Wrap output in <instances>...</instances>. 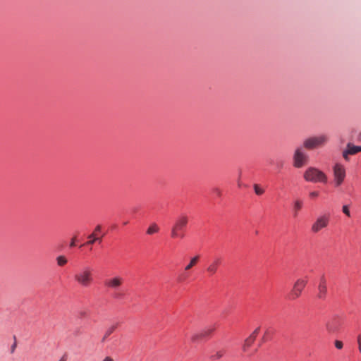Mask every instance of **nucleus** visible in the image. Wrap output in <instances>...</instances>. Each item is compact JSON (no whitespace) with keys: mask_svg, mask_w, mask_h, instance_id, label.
<instances>
[{"mask_svg":"<svg viewBox=\"0 0 361 361\" xmlns=\"http://www.w3.org/2000/svg\"><path fill=\"white\" fill-rule=\"evenodd\" d=\"M342 212H343V214H345L347 216L350 217V209H349V206L348 205H343V207H342Z\"/></svg>","mask_w":361,"mask_h":361,"instance_id":"nucleus-25","label":"nucleus"},{"mask_svg":"<svg viewBox=\"0 0 361 361\" xmlns=\"http://www.w3.org/2000/svg\"><path fill=\"white\" fill-rule=\"evenodd\" d=\"M88 238L90 239L85 245H92L97 240V237H96L95 233H92L88 235Z\"/></svg>","mask_w":361,"mask_h":361,"instance_id":"nucleus-22","label":"nucleus"},{"mask_svg":"<svg viewBox=\"0 0 361 361\" xmlns=\"http://www.w3.org/2000/svg\"><path fill=\"white\" fill-rule=\"evenodd\" d=\"M13 340H14V342H15V341L16 342V336H13Z\"/></svg>","mask_w":361,"mask_h":361,"instance_id":"nucleus-41","label":"nucleus"},{"mask_svg":"<svg viewBox=\"0 0 361 361\" xmlns=\"http://www.w3.org/2000/svg\"><path fill=\"white\" fill-rule=\"evenodd\" d=\"M310 197H312V198H315L317 197H318L319 195V192L317 191H312V192H310V194H309Z\"/></svg>","mask_w":361,"mask_h":361,"instance_id":"nucleus-28","label":"nucleus"},{"mask_svg":"<svg viewBox=\"0 0 361 361\" xmlns=\"http://www.w3.org/2000/svg\"><path fill=\"white\" fill-rule=\"evenodd\" d=\"M214 329L212 328L208 329L200 334H194L192 336L191 340L192 342H197L199 339L204 338V337L209 336V334H211L214 331Z\"/></svg>","mask_w":361,"mask_h":361,"instance_id":"nucleus-14","label":"nucleus"},{"mask_svg":"<svg viewBox=\"0 0 361 361\" xmlns=\"http://www.w3.org/2000/svg\"><path fill=\"white\" fill-rule=\"evenodd\" d=\"M213 192L219 197L221 195V191L217 188H213Z\"/></svg>","mask_w":361,"mask_h":361,"instance_id":"nucleus-29","label":"nucleus"},{"mask_svg":"<svg viewBox=\"0 0 361 361\" xmlns=\"http://www.w3.org/2000/svg\"><path fill=\"white\" fill-rule=\"evenodd\" d=\"M259 331V327H257L252 334L251 335H254V338H256L257 335L258 334Z\"/></svg>","mask_w":361,"mask_h":361,"instance_id":"nucleus-32","label":"nucleus"},{"mask_svg":"<svg viewBox=\"0 0 361 361\" xmlns=\"http://www.w3.org/2000/svg\"><path fill=\"white\" fill-rule=\"evenodd\" d=\"M306 283L307 281L305 279L297 280L290 294V300H295L298 298L300 295L303 288L306 286Z\"/></svg>","mask_w":361,"mask_h":361,"instance_id":"nucleus-8","label":"nucleus"},{"mask_svg":"<svg viewBox=\"0 0 361 361\" xmlns=\"http://www.w3.org/2000/svg\"><path fill=\"white\" fill-rule=\"evenodd\" d=\"M111 295L116 300H123L126 297V294L120 290H114Z\"/></svg>","mask_w":361,"mask_h":361,"instance_id":"nucleus-19","label":"nucleus"},{"mask_svg":"<svg viewBox=\"0 0 361 361\" xmlns=\"http://www.w3.org/2000/svg\"><path fill=\"white\" fill-rule=\"evenodd\" d=\"M116 326H117L116 324L113 325L106 330L104 337L102 339V342H104L106 341L107 337L109 336L114 331Z\"/></svg>","mask_w":361,"mask_h":361,"instance_id":"nucleus-20","label":"nucleus"},{"mask_svg":"<svg viewBox=\"0 0 361 361\" xmlns=\"http://www.w3.org/2000/svg\"><path fill=\"white\" fill-rule=\"evenodd\" d=\"M59 361H66V360H64L63 359H61Z\"/></svg>","mask_w":361,"mask_h":361,"instance_id":"nucleus-42","label":"nucleus"},{"mask_svg":"<svg viewBox=\"0 0 361 361\" xmlns=\"http://www.w3.org/2000/svg\"><path fill=\"white\" fill-rule=\"evenodd\" d=\"M225 353L224 350H221L215 352L214 353L212 354L209 357V358L212 360H219L221 359L224 354Z\"/></svg>","mask_w":361,"mask_h":361,"instance_id":"nucleus-18","label":"nucleus"},{"mask_svg":"<svg viewBox=\"0 0 361 361\" xmlns=\"http://www.w3.org/2000/svg\"><path fill=\"white\" fill-rule=\"evenodd\" d=\"M333 172L335 180V186L338 187L343 183L345 178V167L342 164L336 163L333 166Z\"/></svg>","mask_w":361,"mask_h":361,"instance_id":"nucleus-5","label":"nucleus"},{"mask_svg":"<svg viewBox=\"0 0 361 361\" xmlns=\"http://www.w3.org/2000/svg\"><path fill=\"white\" fill-rule=\"evenodd\" d=\"M357 343H358V349L360 353H361V334L357 336Z\"/></svg>","mask_w":361,"mask_h":361,"instance_id":"nucleus-30","label":"nucleus"},{"mask_svg":"<svg viewBox=\"0 0 361 361\" xmlns=\"http://www.w3.org/2000/svg\"><path fill=\"white\" fill-rule=\"evenodd\" d=\"M276 165H277V167H278L279 169H281V168H283V161H279V162L276 164Z\"/></svg>","mask_w":361,"mask_h":361,"instance_id":"nucleus-34","label":"nucleus"},{"mask_svg":"<svg viewBox=\"0 0 361 361\" xmlns=\"http://www.w3.org/2000/svg\"><path fill=\"white\" fill-rule=\"evenodd\" d=\"M256 338H254V335H250L248 338L245 340V343L247 345V347H250L252 344L254 343Z\"/></svg>","mask_w":361,"mask_h":361,"instance_id":"nucleus-23","label":"nucleus"},{"mask_svg":"<svg viewBox=\"0 0 361 361\" xmlns=\"http://www.w3.org/2000/svg\"><path fill=\"white\" fill-rule=\"evenodd\" d=\"M248 348L249 347H247V345L245 343H244L243 346V350L245 352Z\"/></svg>","mask_w":361,"mask_h":361,"instance_id":"nucleus-38","label":"nucleus"},{"mask_svg":"<svg viewBox=\"0 0 361 361\" xmlns=\"http://www.w3.org/2000/svg\"><path fill=\"white\" fill-rule=\"evenodd\" d=\"M100 230H101V226L98 225V226H96L94 231L95 232H99V231H100Z\"/></svg>","mask_w":361,"mask_h":361,"instance_id":"nucleus-36","label":"nucleus"},{"mask_svg":"<svg viewBox=\"0 0 361 361\" xmlns=\"http://www.w3.org/2000/svg\"><path fill=\"white\" fill-rule=\"evenodd\" d=\"M75 238H72V240L70 243V247H73L75 246Z\"/></svg>","mask_w":361,"mask_h":361,"instance_id":"nucleus-33","label":"nucleus"},{"mask_svg":"<svg viewBox=\"0 0 361 361\" xmlns=\"http://www.w3.org/2000/svg\"><path fill=\"white\" fill-rule=\"evenodd\" d=\"M319 289V293H318V298L320 299H324L326 296V292H327V288L326 286V280L324 276L321 278L320 283L318 286Z\"/></svg>","mask_w":361,"mask_h":361,"instance_id":"nucleus-12","label":"nucleus"},{"mask_svg":"<svg viewBox=\"0 0 361 361\" xmlns=\"http://www.w3.org/2000/svg\"><path fill=\"white\" fill-rule=\"evenodd\" d=\"M264 341H265V338H264V337H263V338H262L261 343H263V342H264Z\"/></svg>","mask_w":361,"mask_h":361,"instance_id":"nucleus-40","label":"nucleus"},{"mask_svg":"<svg viewBox=\"0 0 361 361\" xmlns=\"http://www.w3.org/2000/svg\"><path fill=\"white\" fill-rule=\"evenodd\" d=\"M303 205V201L300 199H297L293 202V216L296 217L298 214V212L302 209Z\"/></svg>","mask_w":361,"mask_h":361,"instance_id":"nucleus-15","label":"nucleus"},{"mask_svg":"<svg viewBox=\"0 0 361 361\" xmlns=\"http://www.w3.org/2000/svg\"><path fill=\"white\" fill-rule=\"evenodd\" d=\"M159 226H157V224H155V223H153V224H152L149 226V228H147V232H146V233H147V234H148V235H152V234H154V233H157V232L159 231Z\"/></svg>","mask_w":361,"mask_h":361,"instance_id":"nucleus-17","label":"nucleus"},{"mask_svg":"<svg viewBox=\"0 0 361 361\" xmlns=\"http://www.w3.org/2000/svg\"><path fill=\"white\" fill-rule=\"evenodd\" d=\"M57 264L60 267L65 265L68 260L63 255H60L56 257Z\"/></svg>","mask_w":361,"mask_h":361,"instance_id":"nucleus-21","label":"nucleus"},{"mask_svg":"<svg viewBox=\"0 0 361 361\" xmlns=\"http://www.w3.org/2000/svg\"><path fill=\"white\" fill-rule=\"evenodd\" d=\"M334 345L338 350H341L343 348V343L340 340H335Z\"/></svg>","mask_w":361,"mask_h":361,"instance_id":"nucleus-26","label":"nucleus"},{"mask_svg":"<svg viewBox=\"0 0 361 361\" xmlns=\"http://www.w3.org/2000/svg\"><path fill=\"white\" fill-rule=\"evenodd\" d=\"M103 361H114V360L110 357H106L104 359Z\"/></svg>","mask_w":361,"mask_h":361,"instance_id":"nucleus-35","label":"nucleus"},{"mask_svg":"<svg viewBox=\"0 0 361 361\" xmlns=\"http://www.w3.org/2000/svg\"><path fill=\"white\" fill-rule=\"evenodd\" d=\"M82 334V331L80 330V328L79 327H77L74 329L73 332V334L75 336H80V334Z\"/></svg>","mask_w":361,"mask_h":361,"instance_id":"nucleus-27","label":"nucleus"},{"mask_svg":"<svg viewBox=\"0 0 361 361\" xmlns=\"http://www.w3.org/2000/svg\"><path fill=\"white\" fill-rule=\"evenodd\" d=\"M188 219L186 216H182L176 219L171 228V235L173 238L185 237L184 231L188 224Z\"/></svg>","mask_w":361,"mask_h":361,"instance_id":"nucleus-3","label":"nucleus"},{"mask_svg":"<svg viewBox=\"0 0 361 361\" xmlns=\"http://www.w3.org/2000/svg\"><path fill=\"white\" fill-rule=\"evenodd\" d=\"M360 138L361 139V133L360 134Z\"/></svg>","mask_w":361,"mask_h":361,"instance_id":"nucleus-43","label":"nucleus"},{"mask_svg":"<svg viewBox=\"0 0 361 361\" xmlns=\"http://www.w3.org/2000/svg\"><path fill=\"white\" fill-rule=\"evenodd\" d=\"M304 179L307 182L317 183L320 182L322 183H327L326 175L315 167H309L304 172Z\"/></svg>","mask_w":361,"mask_h":361,"instance_id":"nucleus-1","label":"nucleus"},{"mask_svg":"<svg viewBox=\"0 0 361 361\" xmlns=\"http://www.w3.org/2000/svg\"><path fill=\"white\" fill-rule=\"evenodd\" d=\"M328 140V136L326 135L312 136L306 138L303 141V147L307 150H312L324 146L327 142Z\"/></svg>","mask_w":361,"mask_h":361,"instance_id":"nucleus-4","label":"nucleus"},{"mask_svg":"<svg viewBox=\"0 0 361 361\" xmlns=\"http://www.w3.org/2000/svg\"><path fill=\"white\" fill-rule=\"evenodd\" d=\"M220 264L221 258H215L214 261L209 264V266L207 268V271L210 274V275L216 274L218 270V267Z\"/></svg>","mask_w":361,"mask_h":361,"instance_id":"nucleus-13","label":"nucleus"},{"mask_svg":"<svg viewBox=\"0 0 361 361\" xmlns=\"http://www.w3.org/2000/svg\"><path fill=\"white\" fill-rule=\"evenodd\" d=\"M254 190L257 195H260L264 193V190L261 188L257 184L254 185Z\"/></svg>","mask_w":361,"mask_h":361,"instance_id":"nucleus-24","label":"nucleus"},{"mask_svg":"<svg viewBox=\"0 0 361 361\" xmlns=\"http://www.w3.org/2000/svg\"><path fill=\"white\" fill-rule=\"evenodd\" d=\"M17 346V343L15 341L11 346V353H13Z\"/></svg>","mask_w":361,"mask_h":361,"instance_id":"nucleus-31","label":"nucleus"},{"mask_svg":"<svg viewBox=\"0 0 361 361\" xmlns=\"http://www.w3.org/2000/svg\"><path fill=\"white\" fill-rule=\"evenodd\" d=\"M361 152L360 146H355L352 143H348L345 149L343 151L342 156L345 161H349L350 155H354Z\"/></svg>","mask_w":361,"mask_h":361,"instance_id":"nucleus-10","label":"nucleus"},{"mask_svg":"<svg viewBox=\"0 0 361 361\" xmlns=\"http://www.w3.org/2000/svg\"><path fill=\"white\" fill-rule=\"evenodd\" d=\"M308 156L304 152L302 147H298L293 154V166L295 168H301L306 163Z\"/></svg>","mask_w":361,"mask_h":361,"instance_id":"nucleus-6","label":"nucleus"},{"mask_svg":"<svg viewBox=\"0 0 361 361\" xmlns=\"http://www.w3.org/2000/svg\"><path fill=\"white\" fill-rule=\"evenodd\" d=\"M123 279L121 276H116L108 279H106L104 284L106 287L113 289L114 290H118L121 289V286L123 284Z\"/></svg>","mask_w":361,"mask_h":361,"instance_id":"nucleus-9","label":"nucleus"},{"mask_svg":"<svg viewBox=\"0 0 361 361\" xmlns=\"http://www.w3.org/2000/svg\"><path fill=\"white\" fill-rule=\"evenodd\" d=\"M341 326L340 319L335 317L327 322L326 328L329 334H336L339 331Z\"/></svg>","mask_w":361,"mask_h":361,"instance_id":"nucleus-11","label":"nucleus"},{"mask_svg":"<svg viewBox=\"0 0 361 361\" xmlns=\"http://www.w3.org/2000/svg\"><path fill=\"white\" fill-rule=\"evenodd\" d=\"M80 316L81 317H85V316H86V312H82H82H80Z\"/></svg>","mask_w":361,"mask_h":361,"instance_id":"nucleus-37","label":"nucleus"},{"mask_svg":"<svg viewBox=\"0 0 361 361\" xmlns=\"http://www.w3.org/2000/svg\"><path fill=\"white\" fill-rule=\"evenodd\" d=\"M74 279L81 286L89 287L93 281L92 269L89 267L82 268L75 273Z\"/></svg>","mask_w":361,"mask_h":361,"instance_id":"nucleus-2","label":"nucleus"},{"mask_svg":"<svg viewBox=\"0 0 361 361\" xmlns=\"http://www.w3.org/2000/svg\"><path fill=\"white\" fill-rule=\"evenodd\" d=\"M96 242L101 243V242H102V239H101V238H98V237H97V240Z\"/></svg>","mask_w":361,"mask_h":361,"instance_id":"nucleus-39","label":"nucleus"},{"mask_svg":"<svg viewBox=\"0 0 361 361\" xmlns=\"http://www.w3.org/2000/svg\"><path fill=\"white\" fill-rule=\"evenodd\" d=\"M200 255H196L190 259V262L185 267V271L190 270L192 267H194L199 261Z\"/></svg>","mask_w":361,"mask_h":361,"instance_id":"nucleus-16","label":"nucleus"},{"mask_svg":"<svg viewBox=\"0 0 361 361\" xmlns=\"http://www.w3.org/2000/svg\"><path fill=\"white\" fill-rule=\"evenodd\" d=\"M329 222V216L324 214L319 216L315 222L312 224L311 230L313 233H318L322 228H326Z\"/></svg>","mask_w":361,"mask_h":361,"instance_id":"nucleus-7","label":"nucleus"}]
</instances>
